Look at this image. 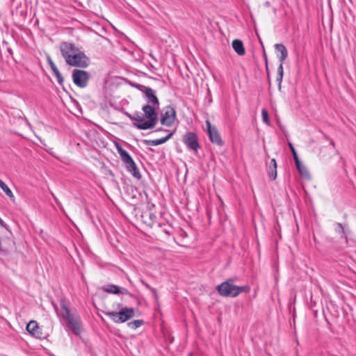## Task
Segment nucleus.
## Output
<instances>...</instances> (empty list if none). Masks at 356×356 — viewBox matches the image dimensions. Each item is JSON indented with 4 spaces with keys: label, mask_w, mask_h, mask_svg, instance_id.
<instances>
[{
    "label": "nucleus",
    "mask_w": 356,
    "mask_h": 356,
    "mask_svg": "<svg viewBox=\"0 0 356 356\" xmlns=\"http://www.w3.org/2000/svg\"><path fill=\"white\" fill-rule=\"evenodd\" d=\"M60 307L62 308L61 316L65 321L68 328L76 335H79L81 332V325L80 317L76 311L72 312L64 300H60Z\"/></svg>",
    "instance_id": "1"
},
{
    "label": "nucleus",
    "mask_w": 356,
    "mask_h": 356,
    "mask_svg": "<svg viewBox=\"0 0 356 356\" xmlns=\"http://www.w3.org/2000/svg\"><path fill=\"white\" fill-rule=\"evenodd\" d=\"M219 294L224 297H236L241 293H248L250 291L249 286H238L234 284V280L229 279L221 283L216 287Z\"/></svg>",
    "instance_id": "2"
},
{
    "label": "nucleus",
    "mask_w": 356,
    "mask_h": 356,
    "mask_svg": "<svg viewBox=\"0 0 356 356\" xmlns=\"http://www.w3.org/2000/svg\"><path fill=\"white\" fill-rule=\"evenodd\" d=\"M159 106L145 104L142 110L144 112L145 117L147 119L146 122L142 123H134V125L139 129H152L155 127L158 121V116L156 110Z\"/></svg>",
    "instance_id": "3"
},
{
    "label": "nucleus",
    "mask_w": 356,
    "mask_h": 356,
    "mask_svg": "<svg viewBox=\"0 0 356 356\" xmlns=\"http://www.w3.org/2000/svg\"><path fill=\"white\" fill-rule=\"evenodd\" d=\"M116 147L122 161L126 165L127 170L136 179H140V173L129 153L118 144L116 145Z\"/></svg>",
    "instance_id": "4"
},
{
    "label": "nucleus",
    "mask_w": 356,
    "mask_h": 356,
    "mask_svg": "<svg viewBox=\"0 0 356 356\" xmlns=\"http://www.w3.org/2000/svg\"><path fill=\"white\" fill-rule=\"evenodd\" d=\"M105 315L108 316L116 323H124L135 316V309L130 307H123L119 312H105Z\"/></svg>",
    "instance_id": "5"
},
{
    "label": "nucleus",
    "mask_w": 356,
    "mask_h": 356,
    "mask_svg": "<svg viewBox=\"0 0 356 356\" xmlns=\"http://www.w3.org/2000/svg\"><path fill=\"white\" fill-rule=\"evenodd\" d=\"M66 63L72 66L86 67L89 64V59L83 53L77 50Z\"/></svg>",
    "instance_id": "6"
},
{
    "label": "nucleus",
    "mask_w": 356,
    "mask_h": 356,
    "mask_svg": "<svg viewBox=\"0 0 356 356\" xmlns=\"http://www.w3.org/2000/svg\"><path fill=\"white\" fill-rule=\"evenodd\" d=\"M90 74L82 70H74L72 71V79L74 84L80 88H85L88 85Z\"/></svg>",
    "instance_id": "7"
},
{
    "label": "nucleus",
    "mask_w": 356,
    "mask_h": 356,
    "mask_svg": "<svg viewBox=\"0 0 356 356\" xmlns=\"http://www.w3.org/2000/svg\"><path fill=\"white\" fill-rule=\"evenodd\" d=\"M139 90L145 95L147 104L159 106V101L156 96L155 90L145 86H140Z\"/></svg>",
    "instance_id": "8"
},
{
    "label": "nucleus",
    "mask_w": 356,
    "mask_h": 356,
    "mask_svg": "<svg viewBox=\"0 0 356 356\" xmlns=\"http://www.w3.org/2000/svg\"><path fill=\"white\" fill-rule=\"evenodd\" d=\"M176 118V112L175 109L168 106L164 109V114L161 119L163 125L170 127Z\"/></svg>",
    "instance_id": "9"
},
{
    "label": "nucleus",
    "mask_w": 356,
    "mask_h": 356,
    "mask_svg": "<svg viewBox=\"0 0 356 356\" xmlns=\"http://www.w3.org/2000/svg\"><path fill=\"white\" fill-rule=\"evenodd\" d=\"M206 125L207 127V131L209 136V138L213 143H216L218 145H222L223 142L220 138V136L215 127L211 126L209 120L206 121Z\"/></svg>",
    "instance_id": "10"
},
{
    "label": "nucleus",
    "mask_w": 356,
    "mask_h": 356,
    "mask_svg": "<svg viewBox=\"0 0 356 356\" xmlns=\"http://www.w3.org/2000/svg\"><path fill=\"white\" fill-rule=\"evenodd\" d=\"M183 142L190 149L197 151L200 148L197 136L194 133L188 132L186 134Z\"/></svg>",
    "instance_id": "11"
},
{
    "label": "nucleus",
    "mask_w": 356,
    "mask_h": 356,
    "mask_svg": "<svg viewBox=\"0 0 356 356\" xmlns=\"http://www.w3.org/2000/svg\"><path fill=\"white\" fill-rule=\"evenodd\" d=\"M61 54L65 58V61L70 58L78 49L72 43L62 42L60 46Z\"/></svg>",
    "instance_id": "12"
},
{
    "label": "nucleus",
    "mask_w": 356,
    "mask_h": 356,
    "mask_svg": "<svg viewBox=\"0 0 356 356\" xmlns=\"http://www.w3.org/2000/svg\"><path fill=\"white\" fill-rule=\"evenodd\" d=\"M26 330L29 334L35 338H41L42 337V329L35 321H31L26 325Z\"/></svg>",
    "instance_id": "13"
},
{
    "label": "nucleus",
    "mask_w": 356,
    "mask_h": 356,
    "mask_svg": "<svg viewBox=\"0 0 356 356\" xmlns=\"http://www.w3.org/2000/svg\"><path fill=\"white\" fill-rule=\"evenodd\" d=\"M102 290L112 294H124V295H130L129 291L124 288L120 287L117 285L114 284H108L102 287Z\"/></svg>",
    "instance_id": "14"
},
{
    "label": "nucleus",
    "mask_w": 356,
    "mask_h": 356,
    "mask_svg": "<svg viewBox=\"0 0 356 356\" xmlns=\"http://www.w3.org/2000/svg\"><path fill=\"white\" fill-rule=\"evenodd\" d=\"M275 50L277 52L280 53V55L277 56L278 59L280 60V63H282L283 65L284 60L288 56V51L285 46L282 44H276L275 45Z\"/></svg>",
    "instance_id": "15"
},
{
    "label": "nucleus",
    "mask_w": 356,
    "mask_h": 356,
    "mask_svg": "<svg viewBox=\"0 0 356 356\" xmlns=\"http://www.w3.org/2000/svg\"><path fill=\"white\" fill-rule=\"evenodd\" d=\"M268 175L273 180L277 177V162L275 159H272L268 164Z\"/></svg>",
    "instance_id": "16"
},
{
    "label": "nucleus",
    "mask_w": 356,
    "mask_h": 356,
    "mask_svg": "<svg viewBox=\"0 0 356 356\" xmlns=\"http://www.w3.org/2000/svg\"><path fill=\"white\" fill-rule=\"evenodd\" d=\"M232 47L239 56H243L245 53L243 44L240 40H234L232 42Z\"/></svg>",
    "instance_id": "17"
},
{
    "label": "nucleus",
    "mask_w": 356,
    "mask_h": 356,
    "mask_svg": "<svg viewBox=\"0 0 356 356\" xmlns=\"http://www.w3.org/2000/svg\"><path fill=\"white\" fill-rule=\"evenodd\" d=\"M172 135H173V133L172 132V133L169 134L168 136H166L165 137L161 138L160 139H156V140H145V143L147 145L156 146V145H161V144L165 143L168 140H169L172 136Z\"/></svg>",
    "instance_id": "18"
},
{
    "label": "nucleus",
    "mask_w": 356,
    "mask_h": 356,
    "mask_svg": "<svg viewBox=\"0 0 356 356\" xmlns=\"http://www.w3.org/2000/svg\"><path fill=\"white\" fill-rule=\"evenodd\" d=\"M296 168L302 177L305 178H309L310 175L307 168L304 165H302L301 162L298 164V165H296Z\"/></svg>",
    "instance_id": "19"
},
{
    "label": "nucleus",
    "mask_w": 356,
    "mask_h": 356,
    "mask_svg": "<svg viewBox=\"0 0 356 356\" xmlns=\"http://www.w3.org/2000/svg\"><path fill=\"white\" fill-rule=\"evenodd\" d=\"M277 73L278 76L277 77V82L278 83V88L280 90L281 89V83L283 78V74H284V68L283 65H282V63H280V65L277 69Z\"/></svg>",
    "instance_id": "20"
},
{
    "label": "nucleus",
    "mask_w": 356,
    "mask_h": 356,
    "mask_svg": "<svg viewBox=\"0 0 356 356\" xmlns=\"http://www.w3.org/2000/svg\"><path fill=\"white\" fill-rule=\"evenodd\" d=\"M128 116L130 119L136 121L135 123H142L143 122L147 121V120H145L144 117L138 113H134L133 115H128Z\"/></svg>",
    "instance_id": "21"
},
{
    "label": "nucleus",
    "mask_w": 356,
    "mask_h": 356,
    "mask_svg": "<svg viewBox=\"0 0 356 356\" xmlns=\"http://www.w3.org/2000/svg\"><path fill=\"white\" fill-rule=\"evenodd\" d=\"M0 188L6 193L10 197H13V194L8 186L0 179Z\"/></svg>",
    "instance_id": "22"
},
{
    "label": "nucleus",
    "mask_w": 356,
    "mask_h": 356,
    "mask_svg": "<svg viewBox=\"0 0 356 356\" xmlns=\"http://www.w3.org/2000/svg\"><path fill=\"white\" fill-rule=\"evenodd\" d=\"M143 323V321L142 320H135L131 323H129V325L133 328V329H136L138 327H139L140 326H141Z\"/></svg>",
    "instance_id": "23"
},
{
    "label": "nucleus",
    "mask_w": 356,
    "mask_h": 356,
    "mask_svg": "<svg viewBox=\"0 0 356 356\" xmlns=\"http://www.w3.org/2000/svg\"><path fill=\"white\" fill-rule=\"evenodd\" d=\"M145 216H149V220H144V222L147 224L148 225H151L154 221L156 219V216L152 214V213L150 212H148V213H145Z\"/></svg>",
    "instance_id": "24"
},
{
    "label": "nucleus",
    "mask_w": 356,
    "mask_h": 356,
    "mask_svg": "<svg viewBox=\"0 0 356 356\" xmlns=\"http://www.w3.org/2000/svg\"><path fill=\"white\" fill-rule=\"evenodd\" d=\"M54 75L56 76L57 78V81L58 82L59 84H63V77L62 76L61 74L60 73L58 69H56L55 70L53 71Z\"/></svg>",
    "instance_id": "25"
},
{
    "label": "nucleus",
    "mask_w": 356,
    "mask_h": 356,
    "mask_svg": "<svg viewBox=\"0 0 356 356\" xmlns=\"http://www.w3.org/2000/svg\"><path fill=\"white\" fill-rule=\"evenodd\" d=\"M261 115L263 120L265 123L267 124H269V118H268V113L266 109H263L261 111Z\"/></svg>",
    "instance_id": "26"
},
{
    "label": "nucleus",
    "mask_w": 356,
    "mask_h": 356,
    "mask_svg": "<svg viewBox=\"0 0 356 356\" xmlns=\"http://www.w3.org/2000/svg\"><path fill=\"white\" fill-rule=\"evenodd\" d=\"M47 59L48 63L49 64L52 71L57 69V67L56 66V65L54 64V63L53 62V60H51V58L49 56H47Z\"/></svg>",
    "instance_id": "27"
},
{
    "label": "nucleus",
    "mask_w": 356,
    "mask_h": 356,
    "mask_svg": "<svg viewBox=\"0 0 356 356\" xmlns=\"http://www.w3.org/2000/svg\"><path fill=\"white\" fill-rule=\"evenodd\" d=\"M293 159H294V161H295V163H296V165H298V164L300 163L298 157V155H297V153L296 152H294L293 154Z\"/></svg>",
    "instance_id": "28"
},
{
    "label": "nucleus",
    "mask_w": 356,
    "mask_h": 356,
    "mask_svg": "<svg viewBox=\"0 0 356 356\" xmlns=\"http://www.w3.org/2000/svg\"><path fill=\"white\" fill-rule=\"evenodd\" d=\"M289 146L290 147V149H291L292 154H293L294 152H296V149L291 143H289Z\"/></svg>",
    "instance_id": "29"
},
{
    "label": "nucleus",
    "mask_w": 356,
    "mask_h": 356,
    "mask_svg": "<svg viewBox=\"0 0 356 356\" xmlns=\"http://www.w3.org/2000/svg\"><path fill=\"white\" fill-rule=\"evenodd\" d=\"M264 57L265 62H266V69L268 70L267 56H266V52H265V51H264Z\"/></svg>",
    "instance_id": "30"
},
{
    "label": "nucleus",
    "mask_w": 356,
    "mask_h": 356,
    "mask_svg": "<svg viewBox=\"0 0 356 356\" xmlns=\"http://www.w3.org/2000/svg\"><path fill=\"white\" fill-rule=\"evenodd\" d=\"M338 227H339V231L340 232H343V227H342L341 224L339 223V224H338Z\"/></svg>",
    "instance_id": "31"
},
{
    "label": "nucleus",
    "mask_w": 356,
    "mask_h": 356,
    "mask_svg": "<svg viewBox=\"0 0 356 356\" xmlns=\"http://www.w3.org/2000/svg\"><path fill=\"white\" fill-rule=\"evenodd\" d=\"M0 225L4 227L5 225V223L2 220V219L0 218Z\"/></svg>",
    "instance_id": "32"
},
{
    "label": "nucleus",
    "mask_w": 356,
    "mask_h": 356,
    "mask_svg": "<svg viewBox=\"0 0 356 356\" xmlns=\"http://www.w3.org/2000/svg\"><path fill=\"white\" fill-rule=\"evenodd\" d=\"M330 144L332 145V146L334 147L335 146V143L333 140H331L330 142Z\"/></svg>",
    "instance_id": "33"
},
{
    "label": "nucleus",
    "mask_w": 356,
    "mask_h": 356,
    "mask_svg": "<svg viewBox=\"0 0 356 356\" xmlns=\"http://www.w3.org/2000/svg\"><path fill=\"white\" fill-rule=\"evenodd\" d=\"M54 307L55 309V310L57 312V309H58V307L56 305H54Z\"/></svg>",
    "instance_id": "34"
},
{
    "label": "nucleus",
    "mask_w": 356,
    "mask_h": 356,
    "mask_svg": "<svg viewBox=\"0 0 356 356\" xmlns=\"http://www.w3.org/2000/svg\"><path fill=\"white\" fill-rule=\"evenodd\" d=\"M188 356H192V355H191V354H190Z\"/></svg>",
    "instance_id": "35"
}]
</instances>
